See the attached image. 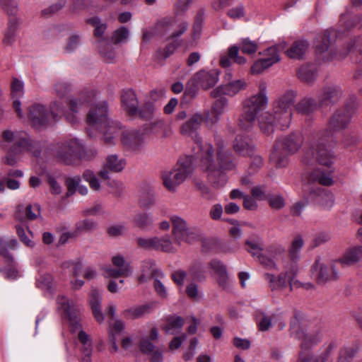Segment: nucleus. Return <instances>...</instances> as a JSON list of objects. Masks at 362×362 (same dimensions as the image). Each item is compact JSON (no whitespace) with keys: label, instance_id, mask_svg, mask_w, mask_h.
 <instances>
[{"label":"nucleus","instance_id":"393cba45","mask_svg":"<svg viewBox=\"0 0 362 362\" xmlns=\"http://www.w3.org/2000/svg\"><path fill=\"white\" fill-rule=\"evenodd\" d=\"M362 259V246H354L347 248L341 257L336 261L342 266H351Z\"/></svg>","mask_w":362,"mask_h":362},{"label":"nucleus","instance_id":"aec40b11","mask_svg":"<svg viewBox=\"0 0 362 362\" xmlns=\"http://www.w3.org/2000/svg\"><path fill=\"white\" fill-rule=\"evenodd\" d=\"M28 117L37 129L46 127L49 121V115L45 107L40 104H34L29 107Z\"/></svg>","mask_w":362,"mask_h":362},{"label":"nucleus","instance_id":"a19ab883","mask_svg":"<svg viewBox=\"0 0 362 362\" xmlns=\"http://www.w3.org/2000/svg\"><path fill=\"white\" fill-rule=\"evenodd\" d=\"M329 37L330 32L328 30L316 37L315 40V47L317 52L323 53L328 49L330 45Z\"/></svg>","mask_w":362,"mask_h":362},{"label":"nucleus","instance_id":"7c9ffc66","mask_svg":"<svg viewBox=\"0 0 362 362\" xmlns=\"http://www.w3.org/2000/svg\"><path fill=\"white\" fill-rule=\"evenodd\" d=\"M185 324L183 317L179 315H169L166 317L164 331L168 334H177L180 333Z\"/></svg>","mask_w":362,"mask_h":362},{"label":"nucleus","instance_id":"cd10ccee","mask_svg":"<svg viewBox=\"0 0 362 362\" xmlns=\"http://www.w3.org/2000/svg\"><path fill=\"white\" fill-rule=\"evenodd\" d=\"M11 95L13 99V106L18 117L23 118V114L21 108L18 98L23 94V83L17 78H13L11 85Z\"/></svg>","mask_w":362,"mask_h":362},{"label":"nucleus","instance_id":"f03ea898","mask_svg":"<svg viewBox=\"0 0 362 362\" xmlns=\"http://www.w3.org/2000/svg\"><path fill=\"white\" fill-rule=\"evenodd\" d=\"M354 112V108L346 105L338 109L330 117L327 126L323 131L313 136L308 142L304 153L303 161L310 163L315 159L320 165L331 166L336 156L330 147V139L333 134L345 129Z\"/></svg>","mask_w":362,"mask_h":362},{"label":"nucleus","instance_id":"473e14b6","mask_svg":"<svg viewBox=\"0 0 362 362\" xmlns=\"http://www.w3.org/2000/svg\"><path fill=\"white\" fill-rule=\"evenodd\" d=\"M286 48V43L281 42L276 45L268 47L259 54L263 55L264 61H270L272 66L281 60L280 52Z\"/></svg>","mask_w":362,"mask_h":362},{"label":"nucleus","instance_id":"ea45409f","mask_svg":"<svg viewBox=\"0 0 362 362\" xmlns=\"http://www.w3.org/2000/svg\"><path fill=\"white\" fill-rule=\"evenodd\" d=\"M173 224V233L176 238L184 234L188 228L187 221L182 217L173 215L170 217Z\"/></svg>","mask_w":362,"mask_h":362},{"label":"nucleus","instance_id":"f3484780","mask_svg":"<svg viewBox=\"0 0 362 362\" xmlns=\"http://www.w3.org/2000/svg\"><path fill=\"white\" fill-rule=\"evenodd\" d=\"M112 262L116 268L106 267L104 269L105 277L117 278L131 275L132 269L130 264L127 262L122 255H117L112 257Z\"/></svg>","mask_w":362,"mask_h":362},{"label":"nucleus","instance_id":"4d7b16f0","mask_svg":"<svg viewBox=\"0 0 362 362\" xmlns=\"http://www.w3.org/2000/svg\"><path fill=\"white\" fill-rule=\"evenodd\" d=\"M87 23L95 27L94 35L96 37H102L107 25L105 23H102L101 21L98 17H92L87 20Z\"/></svg>","mask_w":362,"mask_h":362},{"label":"nucleus","instance_id":"bb28decb","mask_svg":"<svg viewBox=\"0 0 362 362\" xmlns=\"http://www.w3.org/2000/svg\"><path fill=\"white\" fill-rule=\"evenodd\" d=\"M233 148L238 154L247 156L255 151V146L250 138L238 135L234 141Z\"/></svg>","mask_w":362,"mask_h":362},{"label":"nucleus","instance_id":"6e6d98bb","mask_svg":"<svg viewBox=\"0 0 362 362\" xmlns=\"http://www.w3.org/2000/svg\"><path fill=\"white\" fill-rule=\"evenodd\" d=\"M238 48L241 49L242 52L251 54L257 52L258 44L249 38H244L241 40Z\"/></svg>","mask_w":362,"mask_h":362},{"label":"nucleus","instance_id":"6ab92c4d","mask_svg":"<svg viewBox=\"0 0 362 362\" xmlns=\"http://www.w3.org/2000/svg\"><path fill=\"white\" fill-rule=\"evenodd\" d=\"M121 142L129 151H136L144 144V135L137 130H125L121 135Z\"/></svg>","mask_w":362,"mask_h":362},{"label":"nucleus","instance_id":"20e7f679","mask_svg":"<svg viewBox=\"0 0 362 362\" xmlns=\"http://www.w3.org/2000/svg\"><path fill=\"white\" fill-rule=\"evenodd\" d=\"M33 142L25 134L10 129L4 130L1 135L0 147L6 151L2 162L13 166L17 163L19 156L25 152H32Z\"/></svg>","mask_w":362,"mask_h":362},{"label":"nucleus","instance_id":"f704fd0d","mask_svg":"<svg viewBox=\"0 0 362 362\" xmlns=\"http://www.w3.org/2000/svg\"><path fill=\"white\" fill-rule=\"evenodd\" d=\"M304 243L303 237L301 235L297 234L293 236L288 247L289 257L293 262H296L300 259V250L304 245Z\"/></svg>","mask_w":362,"mask_h":362},{"label":"nucleus","instance_id":"c756f323","mask_svg":"<svg viewBox=\"0 0 362 362\" xmlns=\"http://www.w3.org/2000/svg\"><path fill=\"white\" fill-rule=\"evenodd\" d=\"M101 294L97 289L93 288L89 296V303L97 322L101 323L104 320V316L100 309Z\"/></svg>","mask_w":362,"mask_h":362},{"label":"nucleus","instance_id":"603ef678","mask_svg":"<svg viewBox=\"0 0 362 362\" xmlns=\"http://www.w3.org/2000/svg\"><path fill=\"white\" fill-rule=\"evenodd\" d=\"M36 285L39 288L51 291L53 285V277L49 274L40 275L36 280Z\"/></svg>","mask_w":362,"mask_h":362},{"label":"nucleus","instance_id":"7ed1b4c3","mask_svg":"<svg viewBox=\"0 0 362 362\" xmlns=\"http://www.w3.org/2000/svg\"><path fill=\"white\" fill-rule=\"evenodd\" d=\"M296 98V93L294 91H286L272 103V112H265L259 116L258 124L263 134H273L276 127L281 130L290 127Z\"/></svg>","mask_w":362,"mask_h":362},{"label":"nucleus","instance_id":"bf43d9fd","mask_svg":"<svg viewBox=\"0 0 362 362\" xmlns=\"http://www.w3.org/2000/svg\"><path fill=\"white\" fill-rule=\"evenodd\" d=\"M257 322L259 330L267 331L272 326V317L263 313H259L256 316Z\"/></svg>","mask_w":362,"mask_h":362},{"label":"nucleus","instance_id":"f8f14e48","mask_svg":"<svg viewBox=\"0 0 362 362\" xmlns=\"http://www.w3.org/2000/svg\"><path fill=\"white\" fill-rule=\"evenodd\" d=\"M224 78L226 83L218 86L211 92V95L214 98H218L222 95L234 96L247 86L245 79L232 80L233 75L229 70L226 71Z\"/></svg>","mask_w":362,"mask_h":362},{"label":"nucleus","instance_id":"9d476101","mask_svg":"<svg viewBox=\"0 0 362 362\" xmlns=\"http://www.w3.org/2000/svg\"><path fill=\"white\" fill-rule=\"evenodd\" d=\"M336 260L322 262L320 259L315 260L313 266V274L320 284L336 281L339 279V272Z\"/></svg>","mask_w":362,"mask_h":362},{"label":"nucleus","instance_id":"e433bc0d","mask_svg":"<svg viewBox=\"0 0 362 362\" xmlns=\"http://www.w3.org/2000/svg\"><path fill=\"white\" fill-rule=\"evenodd\" d=\"M319 106V103H317L314 99L305 98L298 103L296 110L298 113L308 115L314 112Z\"/></svg>","mask_w":362,"mask_h":362},{"label":"nucleus","instance_id":"39448f33","mask_svg":"<svg viewBox=\"0 0 362 362\" xmlns=\"http://www.w3.org/2000/svg\"><path fill=\"white\" fill-rule=\"evenodd\" d=\"M97 91L89 89L83 90L77 97H71L68 100V110L64 112V106L59 101H54L50 105V114L55 120L64 115L66 119L71 124H75L78 122L79 117L78 113L84 107H89L90 105L97 100Z\"/></svg>","mask_w":362,"mask_h":362},{"label":"nucleus","instance_id":"864d4df0","mask_svg":"<svg viewBox=\"0 0 362 362\" xmlns=\"http://www.w3.org/2000/svg\"><path fill=\"white\" fill-rule=\"evenodd\" d=\"M99 52L101 57L107 63H112L116 58V54L114 49L110 45L105 46L103 42H101L100 45Z\"/></svg>","mask_w":362,"mask_h":362},{"label":"nucleus","instance_id":"c03bdc74","mask_svg":"<svg viewBox=\"0 0 362 362\" xmlns=\"http://www.w3.org/2000/svg\"><path fill=\"white\" fill-rule=\"evenodd\" d=\"M18 243L16 239L10 240L7 243L0 240V255L8 262H13V257L8 250V247L14 250L18 247Z\"/></svg>","mask_w":362,"mask_h":362},{"label":"nucleus","instance_id":"37998d69","mask_svg":"<svg viewBox=\"0 0 362 362\" xmlns=\"http://www.w3.org/2000/svg\"><path fill=\"white\" fill-rule=\"evenodd\" d=\"M151 275L156 277L153 285L157 295L162 298H165L168 296L166 287L158 279V278L163 277V272L158 269H155L151 272Z\"/></svg>","mask_w":362,"mask_h":362},{"label":"nucleus","instance_id":"5fc2aeb1","mask_svg":"<svg viewBox=\"0 0 362 362\" xmlns=\"http://www.w3.org/2000/svg\"><path fill=\"white\" fill-rule=\"evenodd\" d=\"M6 187L11 190H16L20 188L21 182L18 180L4 177L0 181L1 193L4 192Z\"/></svg>","mask_w":362,"mask_h":362},{"label":"nucleus","instance_id":"1a4fd4ad","mask_svg":"<svg viewBox=\"0 0 362 362\" xmlns=\"http://www.w3.org/2000/svg\"><path fill=\"white\" fill-rule=\"evenodd\" d=\"M267 105L262 97H252L243 102V110L238 119V127L243 130H249L254 125L260 110Z\"/></svg>","mask_w":362,"mask_h":362},{"label":"nucleus","instance_id":"49530a36","mask_svg":"<svg viewBox=\"0 0 362 362\" xmlns=\"http://www.w3.org/2000/svg\"><path fill=\"white\" fill-rule=\"evenodd\" d=\"M246 250L251 255L257 258L262 254L263 250V243L261 239L257 238L254 240L246 241Z\"/></svg>","mask_w":362,"mask_h":362},{"label":"nucleus","instance_id":"e2e57ef3","mask_svg":"<svg viewBox=\"0 0 362 362\" xmlns=\"http://www.w3.org/2000/svg\"><path fill=\"white\" fill-rule=\"evenodd\" d=\"M355 354V350L352 347H343L339 352L337 362H351Z\"/></svg>","mask_w":362,"mask_h":362},{"label":"nucleus","instance_id":"423d86ee","mask_svg":"<svg viewBox=\"0 0 362 362\" xmlns=\"http://www.w3.org/2000/svg\"><path fill=\"white\" fill-rule=\"evenodd\" d=\"M52 153L57 162L74 165L83 158L84 147L78 139L70 138L56 144Z\"/></svg>","mask_w":362,"mask_h":362},{"label":"nucleus","instance_id":"79ce46f5","mask_svg":"<svg viewBox=\"0 0 362 362\" xmlns=\"http://www.w3.org/2000/svg\"><path fill=\"white\" fill-rule=\"evenodd\" d=\"M298 78L308 83H312L315 79L316 74L313 66H302L297 72Z\"/></svg>","mask_w":362,"mask_h":362},{"label":"nucleus","instance_id":"a211bd4d","mask_svg":"<svg viewBox=\"0 0 362 362\" xmlns=\"http://www.w3.org/2000/svg\"><path fill=\"white\" fill-rule=\"evenodd\" d=\"M303 142L302 134L296 132L279 139L275 146L284 150L287 154H293L301 148Z\"/></svg>","mask_w":362,"mask_h":362},{"label":"nucleus","instance_id":"5701e85b","mask_svg":"<svg viewBox=\"0 0 362 362\" xmlns=\"http://www.w3.org/2000/svg\"><path fill=\"white\" fill-rule=\"evenodd\" d=\"M99 129L103 132L104 143L108 146L115 145L117 137L121 129L119 124L117 122L110 120Z\"/></svg>","mask_w":362,"mask_h":362},{"label":"nucleus","instance_id":"8fccbe9b","mask_svg":"<svg viewBox=\"0 0 362 362\" xmlns=\"http://www.w3.org/2000/svg\"><path fill=\"white\" fill-rule=\"evenodd\" d=\"M7 266L4 269H1V272L3 273L4 277L8 280H14L19 276L18 270L16 267V264L14 260L13 262H8L5 259Z\"/></svg>","mask_w":362,"mask_h":362},{"label":"nucleus","instance_id":"de8ad7c7","mask_svg":"<svg viewBox=\"0 0 362 362\" xmlns=\"http://www.w3.org/2000/svg\"><path fill=\"white\" fill-rule=\"evenodd\" d=\"M134 223L141 229H145L153 223L151 216L146 213H140L134 216Z\"/></svg>","mask_w":362,"mask_h":362},{"label":"nucleus","instance_id":"58836bf2","mask_svg":"<svg viewBox=\"0 0 362 362\" xmlns=\"http://www.w3.org/2000/svg\"><path fill=\"white\" fill-rule=\"evenodd\" d=\"M310 180L317 182L318 183L326 186L331 185L333 183V180L331 177V171L324 172L320 168L313 171L310 174Z\"/></svg>","mask_w":362,"mask_h":362},{"label":"nucleus","instance_id":"c85d7f7f","mask_svg":"<svg viewBox=\"0 0 362 362\" xmlns=\"http://www.w3.org/2000/svg\"><path fill=\"white\" fill-rule=\"evenodd\" d=\"M312 199L323 208L329 209L334 204V195L325 189L318 188L311 192Z\"/></svg>","mask_w":362,"mask_h":362},{"label":"nucleus","instance_id":"0e129e2a","mask_svg":"<svg viewBox=\"0 0 362 362\" xmlns=\"http://www.w3.org/2000/svg\"><path fill=\"white\" fill-rule=\"evenodd\" d=\"M270 61H264L263 58L257 60L253 65L251 66V73L252 74H259L262 73L265 69L272 66Z\"/></svg>","mask_w":362,"mask_h":362},{"label":"nucleus","instance_id":"4c0bfd02","mask_svg":"<svg viewBox=\"0 0 362 362\" xmlns=\"http://www.w3.org/2000/svg\"><path fill=\"white\" fill-rule=\"evenodd\" d=\"M288 155L281 148L274 146V151L270 156V159L274 163L276 168H286L288 164Z\"/></svg>","mask_w":362,"mask_h":362},{"label":"nucleus","instance_id":"c9c22d12","mask_svg":"<svg viewBox=\"0 0 362 362\" xmlns=\"http://www.w3.org/2000/svg\"><path fill=\"white\" fill-rule=\"evenodd\" d=\"M19 19L13 18L9 20L8 28L4 34L3 39L4 45L6 46L12 45L16 41V31L20 24Z\"/></svg>","mask_w":362,"mask_h":362},{"label":"nucleus","instance_id":"dca6fc26","mask_svg":"<svg viewBox=\"0 0 362 362\" xmlns=\"http://www.w3.org/2000/svg\"><path fill=\"white\" fill-rule=\"evenodd\" d=\"M136 241L138 246L144 250H160L165 252L173 251L172 243L168 238H138Z\"/></svg>","mask_w":362,"mask_h":362},{"label":"nucleus","instance_id":"72a5a7b5","mask_svg":"<svg viewBox=\"0 0 362 362\" xmlns=\"http://www.w3.org/2000/svg\"><path fill=\"white\" fill-rule=\"evenodd\" d=\"M150 312L151 306L146 304L127 308L122 311V315L127 320H135L142 317Z\"/></svg>","mask_w":362,"mask_h":362},{"label":"nucleus","instance_id":"052dcab7","mask_svg":"<svg viewBox=\"0 0 362 362\" xmlns=\"http://www.w3.org/2000/svg\"><path fill=\"white\" fill-rule=\"evenodd\" d=\"M83 179L89 183L91 189L95 191H98L100 189L99 180L93 171L89 170H86L83 173Z\"/></svg>","mask_w":362,"mask_h":362},{"label":"nucleus","instance_id":"680f3d73","mask_svg":"<svg viewBox=\"0 0 362 362\" xmlns=\"http://www.w3.org/2000/svg\"><path fill=\"white\" fill-rule=\"evenodd\" d=\"M247 156L250 157L251 159L249 168L250 173H255L257 172L264 165L262 158L259 155L256 154L255 151Z\"/></svg>","mask_w":362,"mask_h":362},{"label":"nucleus","instance_id":"774afa93","mask_svg":"<svg viewBox=\"0 0 362 362\" xmlns=\"http://www.w3.org/2000/svg\"><path fill=\"white\" fill-rule=\"evenodd\" d=\"M268 202L269 206L276 210H279L284 207L285 201L282 196L279 194H273L268 197Z\"/></svg>","mask_w":362,"mask_h":362},{"label":"nucleus","instance_id":"6e6552de","mask_svg":"<svg viewBox=\"0 0 362 362\" xmlns=\"http://www.w3.org/2000/svg\"><path fill=\"white\" fill-rule=\"evenodd\" d=\"M192 169L191 156H186L180 159L175 168L163 172L162 180L164 187L169 192H175L177 187L192 173Z\"/></svg>","mask_w":362,"mask_h":362},{"label":"nucleus","instance_id":"a878e982","mask_svg":"<svg viewBox=\"0 0 362 362\" xmlns=\"http://www.w3.org/2000/svg\"><path fill=\"white\" fill-rule=\"evenodd\" d=\"M341 95V91L337 86H327L324 88L318 96L319 105L326 106L335 103Z\"/></svg>","mask_w":362,"mask_h":362},{"label":"nucleus","instance_id":"4be33fe9","mask_svg":"<svg viewBox=\"0 0 362 362\" xmlns=\"http://www.w3.org/2000/svg\"><path fill=\"white\" fill-rule=\"evenodd\" d=\"M123 110L131 116H136L139 112V102L136 93L131 89L124 90L121 95Z\"/></svg>","mask_w":362,"mask_h":362},{"label":"nucleus","instance_id":"2f4dec72","mask_svg":"<svg viewBox=\"0 0 362 362\" xmlns=\"http://www.w3.org/2000/svg\"><path fill=\"white\" fill-rule=\"evenodd\" d=\"M309 47L308 41L300 40L295 41L286 51V55L293 59H300L306 53Z\"/></svg>","mask_w":362,"mask_h":362},{"label":"nucleus","instance_id":"ddd939ff","mask_svg":"<svg viewBox=\"0 0 362 362\" xmlns=\"http://www.w3.org/2000/svg\"><path fill=\"white\" fill-rule=\"evenodd\" d=\"M87 115V123L95 128H100L110 119L107 117V104L105 101L97 102L90 105Z\"/></svg>","mask_w":362,"mask_h":362},{"label":"nucleus","instance_id":"f257e3e1","mask_svg":"<svg viewBox=\"0 0 362 362\" xmlns=\"http://www.w3.org/2000/svg\"><path fill=\"white\" fill-rule=\"evenodd\" d=\"M204 117L199 113L192 115L180 127L182 135L191 136L199 148L200 168L206 174L209 182L214 187H223L227 182L226 171L232 170L235 168L234 158L229 150L218 146L215 153L213 146L209 143H202L197 134Z\"/></svg>","mask_w":362,"mask_h":362},{"label":"nucleus","instance_id":"4468645a","mask_svg":"<svg viewBox=\"0 0 362 362\" xmlns=\"http://www.w3.org/2000/svg\"><path fill=\"white\" fill-rule=\"evenodd\" d=\"M297 273V267L296 265L292 264L289 269L286 272L279 274L278 277L274 274L266 273L264 274L265 280L269 284V288L274 290H281L290 285V290L292 288V281Z\"/></svg>","mask_w":362,"mask_h":362},{"label":"nucleus","instance_id":"b1692460","mask_svg":"<svg viewBox=\"0 0 362 362\" xmlns=\"http://www.w3.org/2000/svg\"><path fill=\"white\" fill-rule=\"evenodd\" d=\"M173 24V20L171 18H165L158 21L156 25L150 30L143 31V40L150 41L155 35H163Z\"/></svg>","mask_w":362,"mask_h":362},{"label":"nucleus","instance_id":"13d9d810","mask_svg":"<svg viewBox=\"0 0 362 362\" xmlns=\"http://www.w3.org/2000/svg\"><path fill=\"white\" fill-rule=\"evenodd\" d=\"M245 7L243 4H239L227 11V16L233 20H238L245 16Z\"/></svg>","mask_w":362,"mask_h":362},{"label":"nucleus","instance_id":"338daca9","mask_svg":"<svg viewBox=\"0 0 362 362\" xmlns=\"http://www.w3.org/2000/svg\"><path fill=\"white\" fill-rule=\"evenodd\" d=\"M204 267L199 262L194 263L189 269V275L194 280H199L204 277Z\"/></svg>","mask_w":362,"mask_h":362},{"label":"nucleus","instance_id":"412c9836","mask_svg":"<svg viewBox=\"0 0 362 362\" xmlns=\"http://www.w3.org/2000/svg\"><path fill=\"white\" fill-rule=\"evenodd\" d=\"M126 165V161L123 158H119L117 155H110L107 157L105 163L104 169L100 171L99 176L107 180L109 178L108 170L119 173L121 172Z\"/></svg>","mask_w":362,"mask_h":362},{"label":"nucleus","instance_id":"09e8293b","mask_svg":"<svg viewBox=\"0 0 362 362\" xmlns=\"http://www.w3.org/2000/svg\"><path fill=\"white\" fill-rule=\"evenodd\" d=\"M129 35V30L124 26H121L115 30L112 35V41L115 44L124 43L127 41Z\"/></svg>","mask_w":362,"mask_h":362},{"label":"nucleus","instance_id":"2eb2a0df","mask_svg":"<svg viewBox=\"0 0 362 362\" xmlns=\"http://www.w3.org/2000/svg\"><path fill=\"white\" fill-rule=\"evenodd\" d=\"M219 72L213 69L209 71L204 70L197 72L188 81V84L192 87H201L203 89H209L213 87L218 81Z\"/></svg>","mask_w":362,"mask_h":362},{"label":"nucleus","instance_id":"69168bd1","mask_svg":"<svg viewBox=\"0 0 362 362\" xmlns=\"http://www.w3.org/2000/svg\"><path fill=\"white\" fill-rule=\"evenodd\" d=\"M81 177L78 175L68 177L66 180V185L67 187V196L72 195L80 186Z\"/></svg>","mask_w":362,"mask_h":362},{"label":"nucleus","instance_id":"9b49d317","mask_svg":"<svg viewBox=\"0 0 362 362\" xmlns=\"http://www.w3.org/2000/svg\"><path fill=\"white\" fill-rule=\"evenodd\" d=\"M301 316L296 313L291 320L290 333L292 336L301 341V348L308 349L311 346L318 344L322 339V334L317 332L313 334L311 332L305 333L300 325Z\"/></svg>","mask_w":362,"mask_h":362},{"label":"nucleus","instance_id":"3c124183","mask_svg":"<svg viewBox=\"0 0 362 362\" xmlns=\"http://www.w3.org/2000/svg\"><path fill=\"white\" fill-rule=\"evenodd\" d=\"M71 89V85L64 80H59L54 84V92L59 98H64Z\"/></svg>","mask_w":362,"mask_h":362},{"label":"nucleus","instance_id":"a18cd8bd","mask_svg":"<svg viewBox=\"0 0 362 362\" xmlns=\"http://www.w3.org/2000/svg\"><path fill=\"white\" fill-rule=\"evenodd\" d=\"M156 203L154 193L152 190L141 192L139 199V204L143 209H149Z\"/></svg>","mask_w":362,"mask_h":362},{"label":"nucleus","instance_id":"0eeeda50","mask_svg":"<svg viewBox=\"0 0 362 362\" xmlns=\"http://www.w3.org/2000/svg\"><path fill=\"white\" fill-rule=\"evenodd\" d=\"M57 302L59 308L68 318L71 331L73 332L78 330L79 331L78 339L83 345L82 350H86L88 352H90V349H92V341L89 335L81 329V315L79 310L71 305L69 300L64 296H59L57 298Z\"/></svg>","mask_w":362,"mask_h":362}]
</instances>
